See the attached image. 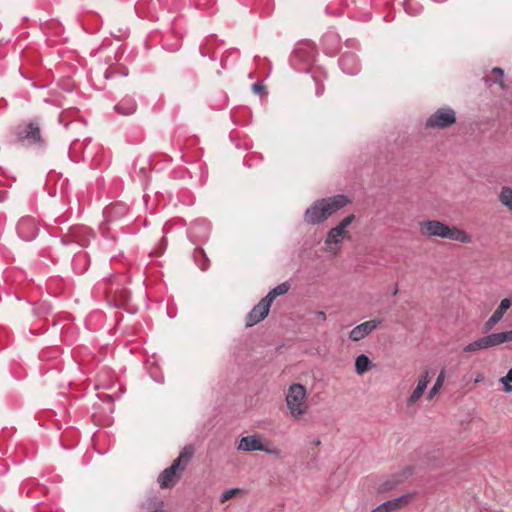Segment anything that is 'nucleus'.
<instances>
[{
	"instance_id": "nucleus-12",
	"label": "nucleus",
	"mask_w": 512,
	"mask_h": 512,
	"mask_svg": "<svg viewBox=\"0 0 512 512\" xmlns=\"http://www.w3.org/2000/svg\"><path fill=\"white\" fill-rule=\"evenodd\" d=\"M339 67L347 75H356L360 71V61L355 53L345 52L339 58Z\"/></svg>"
},
{
	"instance_id": "nucleus-15",
	"label": "nucleus",
	"mask_w": 512,
	"mask_h": 512,
	"mask_svg": "<svg viewBox=\"0 0 512 512\" xmlns=\"http://www.w3.org/2000/svg\"><path fill=\"white\" fill-rule=\"evenodd\" d=\"M511 300L509 298H504L501 300L497 309L493 312L491 317L484 324V332H488L492 329V327L497 324L504 316L505 312L511 307Z\"/></svg>"
},
{
	"instance_id": "nucleus-45",
	"label": "nucleus",
	"mask_w": 512,
	"mask_h": 512,
	"mask_svg": "<svg viewBox=\"0 0 512 512\" xmlns=\"http://www.w3.org/2000/svg\"><path fill=\"white\" fill-rule=\"evenodd\" d=\"M369 19H371V16L370 15H366V19L365 20L367 21Z\"/></svg>"
},
{
	"instance_id": "nucleus-24",
	"label": "nucleus",
	"mask_w": 512,
	"mask_h": 512,
	"mask_svg": "<svg viewBox=\"0 0 512 512\" xmlns=\"http://www.w3.org/2000/svg\"><path fill=\"white\" fill-rule=\"evenodd\" d=\"M402 5L407 14L411 16H417L422 13L423 5L417 0H403Z\"/></svg>"
},
{
	"instance_id": "nucleus-22",
	"label": "nucleus",
	"mask_w": 512,
	"mask_h": 512,
	"mask_svg": "<svg viewBox=\"0 0 512 512\" xmlns=\"http://www.w3.org/2000/svg\"><path fill=\"white\" fill-rule=\"evenodd\" d=\"M345 235H346V233H343L336 227L330 229V231L327 234L326 240H325V244L328 247V249L332 250L333 244L337 245V244L341 243L343 238L345 237Z\"/></svg>"
},
{
	"instance_id": "nucleus-1",
	"label": "nucleus",
	"mask_w": 512,
	"mask_h": 512,
	"mask_svg": "<svg viewBox=\"0 0 512 512\" xmlns=\"http://www.w3.org/2000/svg\"><path fill=\"white\" fill-rule=\"evenodd\" d=\"M94 238L93 230L84 225L71 226L66 232L61 233L56 250L65 256L73 253L71 266L75 274L81 275L88 269L90 256L83 248L88 247Z\"/></svg>"
},
{
	"instance_id": "nucleus-14",
	"label": "nucleus",
	"mask_w": 512,
	"mask_h": 512,
	"mask_svg": "<svg viewBox=\"0 0 512 512\" xmlns=\"http://www.w3.org/2000/svg\"><path fill=\"white\" fill-rule=\"evenodd\" d=\"M137 101L132 95H125L113 107L114 111L122 116L133 115L137 111Z\"/></svg>"
},
{
	"instance_id": "nucleus-8",
	"label": "nucleus",
	"mask_w": 512,
	"mask_h": 512,
	"mask_svg": "<svg viewBox=\"0 0 512 512\" xmlns=\"http://www.w3.org/2000/svg\"><path fill=\"white\" fill-rule=\"evenodd\" d=\"M456 122V115L452 108L443 107L436 110L427 120V128L444 129Z\"/></svg>"
},
{
	"instance_id": "nucleus-20",
	"label": "nucleus",
	"mask_w": 512,
	"mask_h": 512,
	"mask_svg": "<svg viewBox=\"0 0 512 512\" xmlns=\"http://www.w3.org/2000/svg\"><path fill=\"white\" fill-rule=\"evenodd\" d=\"M268 316V313H265L263 307L258 303L253 307V309L246 316V326L252 327L262 320H264Z\"/></svg>"
},
{
	"instance_id": "nucleus-30",
	"label": "nucleus",
	"mask_w": 512,
	"mask_h": 512,
	"mask_svg": "<svg viewBox=\"0 0 512 512\" xmlns=\"http://www.w3.org/2000/svg\"><path fill=\"white\" fill-rule=\"evenodd\" d=\"M289 288H290L289 283L283 282V283L277 285L276 287H274L273 289H271L270 294H272L276 298L280 295L285 294L289 290Z\"/></svg>"
},
{
	"instance_id": "nucleus-21",
	"label": "nucleus",
	"mask_w": 512,
	"mask_h": 512,
	"mask_svg": "<svg viewBox=\"0 0 512 512\" xmlns=\"http://www.w3.org/2000/svg\"><path fill=\"white\" fill-rule=\"evenodd\" d=\"M128 211V207L122 203H116L109 207H106L103 211L104 216L108 221L114 220L116 218L122 217Z\"/></svg>"
},
{
	"instance_id": "nucleus-44",
	"label": "nucleus",
	"mask_w": 512,
	"mask_h": 512,
	"mask_svg": "<svg viewBox=\"0 0 512 512\" xmlns=\"http://www.w3.org/2000/svg\"><path fill=\"white\" fill-rule=\"evenodd\" d=\"M178 46L174 47L173 49H171V51H177L178 50Z\"/></svg>"
},
{
	"instance_id": "nucleus-3",
	"label": "nucleus",
	"mask_w": 512,
	"mask_h": 512,
	"mask_svg": "<svg viewBox=\"0 0 512 512\" xmlns=\"http://www.w3.org/2000/svg\"><path fill=\"white\" fill-rule=\"evenodd\" d=\"M348 202V198L341 194L318 199L305 210L303 219L307 224L319 225L345 207Z\"/></svg>"
},
{
	"instance_id": "nucleus-23",
	"label": "nucleus",
	"mask_w": 512,
	"mask_h": 512,
	"mask_svg": "<svg viewBox=\"0 0 512 512\" xmlns=\"http://www.w3.org/2000/svg\"><path fill=\"white\" fill-rule=\"evenodd\" d=\"M193 259L202 271H205L209 267V259L206 253L201 247H196L193 252Z\"/></svg>"
},
{
	"instance_id": "nucleus-4",
	"label": "nucleus",
	"mask_w": 512,
	"mask_h": 512,
	"mask_svg": "<svg viewBox=\"0 0 512 512\" xmlns=\"http://www.w3.org/2000/svg\"><path fill=\"white\" fill-rule=\"evenodd\" d=\"M11 134L15 143L26 148H43L46 145L39 118L20 122L12 129Z\"/></svg>"
},
{
	"instance_id": "nucleus-42",
	"label": "nucleus",
	"mask_w": 512,
	"mask_h": 512,
	"mask_svg": "<svg viewBox=\"0 0 512 512\" xmlns=\"http://www.w3.org/2000/svg\"><path fill=\"white\" fill-rule=\"evenodd\" d=\"M484 380V375L479 373L476 375L475 379H474V382L477 384V383H480Z\"/></svg>"
},
{
	"instance_id": "nucleus-16",
	"label": "nucleus",
	"mask_w": 512,
	"mask_h": 512,
	"mask_svg": "<svg viewBox=\"0 0 512 512\" xmlns=\"http://www.w3.org/2000/svg\"><path fill=\"white\" fill-rule=\"evenodd\" d=\"M496 346L495 339L492 334H489L487 336L478 338L477 340L467 344L464 346L463 351L467 353L476 352L480 350H485L490 347Z\"/></svg>"
},
{
	"instance_id": "nucleus-37",
	"label": "nucleus",
	"mask_w": 512,
	"mask_h": 512,
	"mask_svg": "<svg viewBox=\"0 0 512 512\" xmlns=\"http://www.w3.org/2000/svg\"><path fill=\"white\" fill-rule=\"evenodd\" d=\"M492 73L493 74H497L499 76V80H497L496 82L503 88L504 87V83L502 81V78H503V75H504L503 69H501L499 67H495V68L492 69Z\"/></svg>"
},
{
	"instance_id": "nucleus-34",
	"label": "nucleus",
	"mask_w": 512,
	"mask_h": 512,
	"mask_svg": "<svg viewBox=\"0 0 512 512\" xmlns=\"http://www.w3.org/2000/svg\"><path fill=\"white\" fill-rule=\"evenodd\" d=\"M239 491L240 490L238 488H231V489L225 490L220 497V502L225 503Z\"/></svg>"
},
{
	"instance_id": "nucleus-43",
	"label": "nucleus",
	"mask_w": 512,
	"mask_h": 512,
	"mask_svg": "<svg viewBox=\"0 0 512 512\" xmlns=\"http://www.w3.org/2000/svg\"><path fill=\"white\" fill-rule=\"evenodd\" d=\"M313 444H314L315 446H318V445H320V444H321V441H320L319 439H315V440L313 441Z\"/></svg>"
},
{
	"instance_id": "nucleus-32",
	"label": "nucleus",
	"mask_w": 512,
	"mask_h": 512,
	"mask_svg": "<svg viewBox=\"0 0 512 512\" xmlns=\"http://www.w3.org/2000/svg\"><path fill=\"white\" fill-rule=\"evenodd\" d=\"M355 219V216L353 214L345 217L344 219H342L340 221V223L336 226L337 229H339L340 231H342L343 233H347L346 232V228L351 225V223L354 221Z\"/></svg>"
},
{
	"instance_id": "nucleus-38",
	"label": "nucleus",
	"mask_w": 512,
	"mask_h": 512,
	"mask_svg": "<svg viewBox=\"0 0 512 512\" xmlns=\"http://www.w3.org/2000/svg\"><path fill=\"white\" fill-rule=\"evenodd\" d=\"M252 90L254 91V93L256 94H263L265 92V86L262 85L261 83L259 82H255L253 85H252Z\"/></svg>"
},
{
	"instance_id": "nucleus-27",
	"label": "nucleus",
	"mask_w": 512,
	"mask_h": 512,
	"mask_svg": "<svg viewBox=\"0 0 512 512\" xmlns=\"http://www.w3.org/2000/svg\"><path fill=\"white\" fill-rule=\"evenodd\" d=\"M444 378H445V373L442 370L440 372V374L438 375L434 385L432 386V388L428 392V399H432L438 393L439 389L441 388V386H442V384L444 382Z\"/></svg>"
},
{
	"instance_id": "nucleus-28",
	"label": "nucleus",
	"mask_w": 512,
	"mask_h": 512,
	"mask_svg": "<svg viewBox=\"0 0 512 512\" xmlns=\"http://www.w3.org/2000/svg\"><path fill=\"white\" fill-rule=\"evenodd\" d=\"M493 336L495 339V344L498 346L506 341H512V330L493 333Z\"/></svg>"
},
{
	"instance_id": "nucleus-36",
	"label": "nucleus",
	"mask_w": 512,
	"mask_h": 512,
	"mask_svg": "<svg viewBox=\"0 0 512 512\" xmlns=\"http://www.w3.org/2000/svg\"><path fill=\"white\" fill-rule=\"evenodd\" d=\"M342 3L346 6V7H350L352 5H355V6H363V5H366L367 4V0H341Z\"/></svg>"
},
{
	"instance_id": "nucleus-18",
	"label": "nucleus",
	"mask_w": 512,
	"mask_h": 512,
	"mask_svg": "<svg viewBox=\"0 0 512 512\" xmlns=\"http://www.w3.org/2000/svg\"><path fill=\"white\" fill-rule=\"evenodd\" d=\"M429 382L428 372L426 371L418 380L417 385L409 398L407 399V405H414L423 395Z\"/></svg>"
},
{
	"instance_id": "nucleus-29",
	"label": "nucleus",
	"mask_w": 512,
	"mask_h": 512,
	"mask_svg": "<svg viewBox=\"0 0 512 512\" xmlns=\"http://www.w3.org/2000/svg\"><path fill=\"white\" fill-rule=\"evenodd\" d=\"M500 382L503 384V390L506 393L512 392V385H510V383H512V368L507 372V374L504 377L500 378Z\"/></svg>"
},
{
	"instance_id": "nucleus-41",
	"label": "nucleus",
	"mask_w": 512,
	"mask_h": 512,
	"mask_svg": "<svg viewBox=\"0 0 512 512\" xmlns=\"http://www.w3.org/2000/svg\"><path fill=\"white\" fill-rule=\"evenodd\" d=\"M315 316L319 319H321L322 321H325L326 320V314L325 312L323 311H316L315 313Z\"/></svg>"
},
{
	"instance_id": "nucleus-31",
	"label": "nucleus",
	"mask_w": 512,
	"mask_h": 512,
	"mask_svg": "<svg viewBox=\"0 0 512 512\" xmlns=\"http://www.w3.org/2000/svg\"><path fill=\"white\" fill-rule=\"evenodd\" d=\"M274 299L275 297L272 294H270L269 291L268 294L259 302V304L263 307L265 313H269L271 304L274 301Z\"/></svg>"
},
{
	"instance_id": "nucleus-33",
	"label": "nucleus",
	"mask_w": 512,
	"mask_h": 512,
	"mask_svg": "<svg viewBox=\"0 0 512 512\" xmlns=\"http://www.w3.org/2000/svg\"><path fill=\"white\" fill-rule=\"evenodd\" d=\"M260 451L277 457L281 455L280 449H278L275 446H268L263 444L262 447L260 448Z\"/></svg>"
},
{
	"instance_id": "nucleus-6",
	"label": "nucleus",
	"mask_w": 512,
	"mask_h": 512,
	"mask_svg": "<svg viewBox=\"0 0 512 512\" xmlns=\"http://www.w3.org/2000/svg\"><path fill=\"white\" fill-rule=\"evenodd\" d=\"M194 450L191 446L182 449L179 456L173 461L170 467L164 469L158 476V483L161 488H171L176 483L177 471L184 470L186 464L193 457Z\"/></svg>"
},
{
	"instance_id": "nucleus-9",
	"label": "nucleus",
	"mask_w": 512,
	"mask_h": 512,
	"mask_svg": "<svg viewBox=\"0 0 512 512\" xmlns=\"http://www.w3.org/2000/svg\"><path fill=\"white\" fill-rule=\"evenodd\" d=\"M18 236L24 241H32L38 235V225L31 216L22 217L16 226Z\"/></svg>"
},
{
	"instance_id": "nucleus-46",
	"label": "nucleus",
	"mask_w": 512,
	"mask_h": 512,
	"mask_svg": "<svg viewBox=\"0 0 512 512\" xmlns=\"http://www.w3.org/2000/svg\"><path fill=\"white\" fill-rule=\"evenodd\" d=\"M244 164H245L246 166H250V164H249L247 161H244Z\"/></svg>"
},
{
	"instance_id": "nucleus-19",
	"label": "nucleus",
	"mask_w": 512,
	"mask_h": 512,
	"mask_svg": "<svg viewBox=\"0 0 512 512\" xmlns=\"http://www.w3.org/2000/svg\"><path fill=\"white\" fill-rule=\"evenodd\" d=\"M262 442L258 436L248 435L240 439L238 449L245 452L260 451Z\"/></svg>"
},
{
	"instance_id": "nucleus-10",
	"label": "nucleus",
	"mask_w": 512,
	"mask_h": 512,
	"mask_svg": "<svg viewBox=\"0 0 512 512\" xmlns=\"http://www.w3.org/2000/svg\"><path fill=\"white\" fill-rule=\"evenodd\" d=\"M209 233L210 223L203 218L194 220L187 230L188 238L192 243L206 240L209 236Z\"/></svg>"
},
{
	"instance_id": "nucleus-11",
	"label": "nucleus",
	"mask_w": 512,
	"mask_h": 512,
	"mask_svg": "<svg viewBox=\"0 0 512 512\" xmlns=\"http://www.w3.org/2000/svg\"><path fill=\"white\" fill-rule=\"evenodd\" d=\"M321 46L326 55H336L341 48L340 35L334 30H328L321 38Z\"/></svg>"
},
{
	"instance_id": "nucleus-13",
	"label": "nucleus",
	"mask_w": 512,
	"mask_h": 512,
	"mask_svg": "<svg viewBox=\"0 0 512 512\" xmlns=\"http://www.w3.org/2000/svg\"><path fill=\"white\" fill-rule=\"evenodd\" d=\"M380 323L381 321L378 319L363 322L350 331L349 338L355 342L360 341L369 335L372 331H374L380 325Z\"/></svg>"
},
{
	"instance_id": "nucleus-26",
	"label": "nucleus",
	"mask_w": 512,
	"mask_h": 512,
	"mask_svg": "<svg viewBox=\"0 0 512 512\" xmlns=\"http://www.w3.org/2000/svg\"><path fill=\"white\" fill-rule=\"evenodd\" d=\"M499 199L504 206L512 210V188L503 187L500 192Z\"/></svg>"
},
{
	"instance_id": "nucleus-17",
	"label": "nucleus",
	"mask_w": 512,
	"mask_h": 512,
	"mask_svg": "<svg viewBox=\"0 0 512 512\" xmlns=\"http://www.w3.org/2000/svg\"><path fill=\"white\" fill-rule=\"evenodd\" d=\"M408 502V496L407 495H401L399 497L387 500L374 509L371 510V512H392L397 510L401 507L402 504H405Z\"/></svg>"
},
{
	"instance_id": "nucleus-39",
	"label": "nucleus",
	"mask_w": 512,
	"mask_h": 512,
	"mask_svg": "<svg viewBox=\"0 0 512 512\" xmlns=\"http://www.w3.org/2000/svg\"><path fill=\"white\" fill-rule=\"evenodd\" d=\"M116 73V70L112 67H109L106 69L105 73H104V78L105 79H111L114 74Z\"/></svg>"
},
{
	"instance_id": "nucleus-25",
	"label": "nucleus",
	"mask_w": 512,
	"mask_h": 512,
	"mask_svg": "<svg viewBox=\"0 0 512 512\" xmlns=\"http://www.w3.org/2000/svg\"><path fill=\"white\" fill-rule=\"evenodd\" d=\"M371 368V361L365 354L359 355L355 360V371L362 375Z\"/></svg>"
},
{
	"instance_id": "nucleus-2",
	"label": "nucleus",
	"mask_w": 512,
	"mask_h": 512,
	"mask_svg": "<svg viewBox=\"0 0 512 512\" xmlns=\"http://www.w3.org/2000/svg\"><path fill=\"white\" fill-rule=\"evenodd\" d=\"M317 55L316 44L310 40H302L295 45L289 63L298 72L311 73L316 87L315 94L320 97L324 93L323 80L327 78V72L321 66H313Z\"/></svg>"
},
{
	"instance_id": "nucleus-5",
	"label": "nucleus",
	"mask_w": 512,
	"mask_h": 512,
	"mask_svg": "<svg viewBox=\"0 0 512 512\" xmlns=\"http://www.w3.org/2000/svg\"><path fill=\"white\" fill-rule=\"evenodd\" d=\"M420 232L422 235L428 237H440L465 244L471 242V236L464 230L457 227H451L438 220H427L421 222Z\"/></svg>"
},
{
	"instance_id": "nucleus-7",
	"label": "nucleus",
	"mask_w": 512,
	"mask_h": 512,
	"mask_svg": "<svg viewBox=\"0 0 512 512\" xmlns=\"http://www.w3.org/2000/svg\"><path fill=\"white\" fill-rule=\"evenodd\" d=\"M306 399L307 391L302 384H292L289 386L286 395V405L295 420L300 419L307 412L308 405Z\"/></svg>"
},
{
	"instance_id": "nucleus-35",
	"label": "nucleus",
	"mask_w": 512,
	"mask_h": 512,
	"mask_svg": "<svg viewBox=\"0 0 512 512\" xmlns=\"http://www.w3.org/2000/svg\"><path fill=\"white\" fill-rule=\"evenodd\" d=\"M345 46L356 50L360 49V43L356 38L346 39Z\"/></svg>"
},
{
	"instance_id": "nucleus-40",
	"label": "nucleus",
	"mask_w": 512,
	"mask_h": 512,
	"mask_svg": "<svg viewBox=\"0 0 512 512\" xmlns=\"http://www.w3.org/2000/svg\"><path fill=\"white\" fill-rule=\"evenodd\" d=\"M413 472H414V468L412 466H408V467L403 469L402 476L405 477V478L409 477V476H411L413 474Z\"/></svg>"
}]
</instances>
